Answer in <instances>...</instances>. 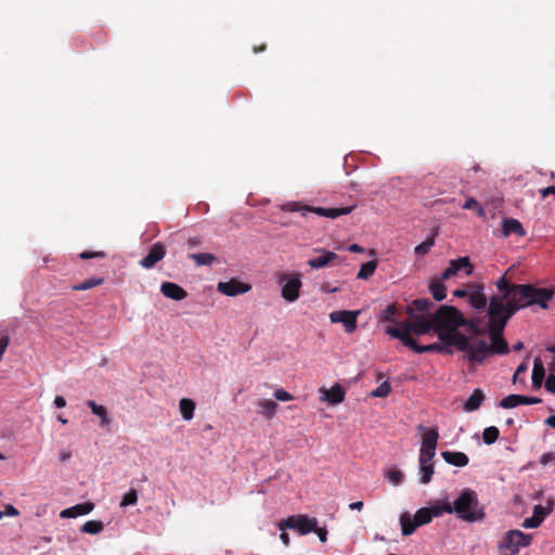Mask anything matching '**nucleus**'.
<instances>
[{"mask_svg": "<svg viewBox=\"0 0 555 555\" xmlns=\"http://www.w3.org/2000/svg\"><path fill=\"white\" fill-rule=\"evenodd\" d=\"M280 539L285 546H288L291 544V538H289L288 533L285 532L284 530H282V533L280 534Z\"/></svg>", "mask_w": 555, "mask_h": 555, "instance_id": "obj_62", "label": "nucleus"}, {"mask_svg": "<svg viewBox=\"0 0 555 555\" xmlns=\"http://www.w3.org/2000/svg\"><path fill=\"white\" fill-rule=\"evenodd\" d=\"M439 439V433L437 428L427 430L422 439V448L436 449Z\"/></svg>", "mask_w": 555, "mask_h": 555, "instance_id": "obj_32", "label": "nucleus"}, {"mask_svg": "<svg viewBox=\"0 0 555 555\" xmlns=\"http://www.w3.org/2000/svg\"><path fill=\"white\" fill-rule=\"evenodd\" d=\"M434 332L441 343L454 345L459 351L467 349L470 337L459 332L463 322V314L453 306H440L430 314Z\"/></svg>", "mask_w": 555, "mask_h": 555, "instance_id": "obj_3", "label": "nucleus"}, {"mask_svg": "<svg viewBox=\"0 0 555 555\" xmlns=\"http://www.w3.org/2000/svg\"><path fill=\"white\" fill-rule=\"evenodd\" d=\"M434 306L433 301L428 298L414 299L410 306L406 307V313L410 318L418 317L415 312H427Z\"/></svg>", "mask_w": 555, "mask_h": 555, "instance_id": "obj_24", "label": "nucleus"}, {"mask_svg": "<svg viewBox=\"0 0 555 555\" xmlns=\"http://www.w3.org/2000/svg\"><path fill=\"white\" fill-rule=\"evenodd\" d=\"M137 502H138V492L135 489H130L129 492H127L124 495V498L120 502V506L125 507V506H129V505H134Z\"/></svg>", "mask_w": 555, "mask_h": 555, "instance_id": "obj_45", "label": "nucleus"}, {"mask_svg": "<svg viewBox=\"0 0 555 555\" xmlns=\"http://www.w3.org/2000/svg\"><path fill=\"white\" fill-rule=\"evenodd\" d=\"M541 193V196L543 198H545L546 196H548L550 194H553L555 195V185H552V186H547V188H544L540 191Z\"/></svg>", "mask_w": 555, "mask_h": 555, "instance_id": "obj_60", "label": "nucleus"}, {"mask_svg": "<svg viewBox=\"0 0 555 555\" xmlns=\"http://www.w3.org/2000/svg\"><path fill=\"white\" fill-rule=\"evenodd\" d=\"M495 286L502 295H494L489 299L488 315L493 317H513L518 310L534 305L542 309H547L548 301L554 296L551 288H538L531 284L511 283L504 275L495 282Z\"/></svg>", "mask_w": 555, "mask_h": 555, "instance_id": "obj_1", "label": "nucleus"}, {"mask_svg": "<svg viewBox=\"0 0 555 555\" xmlns=\"http://www.w3.org/2000/svg\"><path fill=\"white\" fill-rule=\"evenodd\" d=\"M555 461V454L553 452H547L541 455L540 463L542 465H547L548 463Z\"/></svg>", "mask_w": 555, "mask_h": 555, "instance_id": "obj_54", "label": "nucleus"}, {"mask_svg": "<svg viewBox=\"0 0 555 555\" xmlns=\"http://www.w3.org/2000/svg\"><path fill=\"white\" fill-rule=\"evenodd\" d=\"M453 295L455 297H460V298L468 297V295H469V284L467 285V287L465 289H455L453 292Z\"/></svg>", "mask_w": 555, "mask_h": 555, "instance_id": "obj_58", "label": "nucleus"}, {"mask_svg": "<svg viewBox=\"0 0 555 555\" xmlns=\"http://www.w3.org/2000/svg\"><path fill=\"white\" fill-rule=\"evenodd\" d=\"M545 377V369L542 363V360L540 358H535L533 361V369H532V385L535 388H540L542 386L543 379Z\"/></svg>", "mask_w": 555, "mask_h": 555, "instance_id": "obj_26", "label": "nucleus"}, {"mask_svg": "<svg viewBox=\"0 0 555 555\" xmlns=\"http://www.w3.org/2000/svg\"><path fill=\"white\" fill-rule=\"evenodd\" d=\"M434 472H435V468H434L433 463H426V464L420 463L421 482L423 485L428 483L431 480Z\"/></svg>", "mask_w": 555, "mask_h": 555, "instance_id": "obj_39", "label": "nucleus"}, {"mask_svg": "<svg viewBox=\"0 0 555 555\" xmlns=\"http://www.w3.org/2000/svg\"><path fill=\"white\" fill-rule=\"evenodd\" d=\"M500 431L498 427L490 426L487 427L482 433V439L486 444H492L494 443L499 438Z\"/></svg>", "mask_w": 555, "mask_h": 555, "instance_id": "obj_41", "label": "nucleus"}, {"mask_svg": "<svg viewBox=\"0 0 555 555\" xmlns=\"http://www.w3.org/2000/svg\"><path fill=\"white\" fill-rule=\"evenodd\" d=\"M434 244H435V238L428 237L425 242L418 244L415 247L414 251L416 255H420V256L426 255L429 253V250L434 246Z\"/></svg>", "mask_w": 555, "mask_h": 555, "instance_id": "obj_43", "label": "nucleus"}, {"mask_svg": "<svg viewBox=\"0 0 555 555\" xmlns=\"http://www.w3.org/2000/svg\"><path fill=\"white\" fill-rule=\"evenodd\" d=\"M279 282L281 284L284 283L281 295L285 300L293 302L299 297V291L302 285L299 273L291 275L284 273L280 276Z\"/></svg>", "mask_w": 555, "mask_h": 555, "instance_id": "obj_8", "label": "nucleus"}, {"mask_svg": "<svg viewBox=\"0 0 555 555\" xmlns=\"http://www.w3.org/2000/svg\"><path fill=\"white\" fill-rule=\"evenodd\" d=\"M441 456L448 464L456 467H464L469 462L468 456L463 452L443 451Z\"/></svg>", "mask_w": 555, "mask_h": 555, "instance_id": "obj_23", "label": "nucleus"}, {"mask_svg": "<svg viewBox=\"0 0 555 555\" xmlns=\"http://www.w3.org/2000/svg\"><path fill=\"white\" fill-rule=\"evenodd\" d=\"M251 285L247 283H243L237 279H231L227 282H219L217 284V291L225 296H237L241 294H245L250 291Z\"/></svg>", "mask_w": 555, "mask_h": 555, "instance_id": "obj_11", "label": "nucleus"}, {"mask_svg": "<svg viewBox=\"0 0 555 555\" xmlns=\"http://www.w3.org/2000/svg\"><path fill=\"white\" fill-rule=\"evenodd\" d=\"M488 317V330L491 344H489L486 338L470 337L468 340L469 347L463 351V359L470 364H480L492 354H507L509 352L508 344L503 337V331L512 317Z\"/></svg>", "mask_w": 555, "mask_h": 555, "instance_id": "obj_2", "label": "nucleus"}, {"mask_svg": "<svg viewBox=\"0 0 555 555\" xmlns=\"http://www.w3.org/2000/svg\"><path fill=\"white\" fill-rule=\"evenodd\" d=\"M412 319V324L410 326L411 335H425L428 334L430 331H434L433 328V322L429 318L425 317H414Z\"/></svg>", "mask_w": 555, "mask_h": 555, "instance_id": "obj_20", "label": "nucleus"}, {"mask_svg": "<svg viewBox=\"0 0 555 555\" xmlns=\"http://www.w3.org/2000/svg\"><path fill=\"white\" fill-rule=\"evenodd\" d=\"M258 413L262 414L267 418H272L278 411V403L270 399H263L258 402Z\"/></svg>", "mask_w": 555, "mask_h": 555, "instance_id": "obj_27", "label": "nucleus"}, {"mask_svg": "<svg viewBox=\"0 0 555 555\" xmlns=\"http://www.w3.org/2000/svg\"><path fill=\"white\" fill-rule=\"evenodd\" d=\"M103 282H104L103 278H90L79 284L73 285L72 289L73 291H87V289H90L92 287L103 284Z\"/></svg>", "mask_w": 555, "mask_h": 555, "instance_id": "obj_36", "label": "nucleus"}, {"mask_svg": "<svg viewBox=\"0 0 555 555\" xmlns=\"http://www.w3.org/2000/svg\"><path fill=\"white\" fill-rule=\"evenodd\" d=\"M93 508L94 504L92 502H85L63 509L60 516L61 518H76L89 514Z\"/></svg>", "mask_w": 555, "mask_h": 555, "instance_id": "obj_21", "label": "nucleus"}, {"mask_svg": "<svg viewBox=\"0 0 555 555\" xmlns=\"http://www.w3.org/2000/svg\"><path fill=\"white\" fill-rule=\"evenodd\" d=\"M166 255V247L162 243H155L150 248L147 255L140 260V264L145 269H152Z\"/></svg>", "mask_w": 555, "mask_h": 555, "instance_id": "obj_13", "label": "nucleus"}, {"mask_svg": "<svg viewBox=\"0 0 555 555\" xmlns=\"http://www.w3.org/2000/svg\"><path fill=\"white\" fill-rule=\"evenodd\" d=\"M376 268H377L376 260L367 261L361 266V268L357 274V278L361 279V280H367L369 278H371L374 274Z\"/></svg>", "mask_w": 555, "mask_h": 555, "instance_id": "obj_35", "label": "nucleus"}, {"mask_svg": "<svg viewBox=\"0 0 555 555\" xmlns=\"http://www.w3.org/2000/svg\"><path fill=\"white\" fill-rule=\"evenodd\" d=\"M160 292L164 296L173 300H183L188 296V293L183 287L172 282L162 283Z\"/></svg>", "mask_w": 555, "mask_h": 555, "instance_id": "obj_18", "label": "nucleus"}, {"mask_svg": "<svg viewBox=\"0 0 555 555\" xmlns=\"http://www.w3.org/2000/svg\"><path fill=\"white\" fill-rule=\"evenodd\" d=\"M431 517H439L443 513L452 514V504L450 502H439L428 507Z\"/></svg>", "mask_w": 555, "mask_h": 555, "instance_id": "obj_34", "label": "nucleus"}, {"mask_svg": "<svg viewBox=\"0 0 555 555\" xmlns=\"http://www.w3.org/2000/svg\"><path fill=\"white\" fill-rule=\"evenodd\" d=\"M531 534L524 533L520 530H508L498 544L501 555H517L521 547L530 545Z\"/></svg>", "mask_w": 555, "mask_h": 555, "instance_id": "obj_5", "label": "nucleus"}, {"mask_svg": "<svg viewBox=\"0 0 555 555\" xmlns=\"http://www.w3.org/2000/svg\"><path fill=\"white\" fill-rule=\"evenodd\" d=\"M541 525V517L531 516L526 518L522 522L524 528H538Z\"/></svg>", "mask_w": 555, "mask_h": 555, "instance_id": "obj_49", "label": "nucleus"}, {"mask_svg": "<svg viewBox=\"0 0 555 555\" xmlns=\"http://www.w3.org/2000/svg\"><path fill=\"white\" fill-rule=\"evenodd\" d=\"M391 391V386L388 382L382 383L376 389L372 391V397L386 398Z\"/></svg>", "mask_w": 555, "mask_h": 555, "instance_id": "obj_44", "label": "nucleus"}, {"mask_svg": "<svg viewBox=\"0 0 555 555\" xmlns=\"http://www.w3.org/2000/svg\"><path fill=\"white\" fill-rule=\"evenodd\" d=\"M72 457V453L69 451H62L60 453V461L61 462H66L68 461L69 459Z\"/></svg>", "mask_w": 555, "mask_h": 555, "instance_id": "obj_63", "label": "nucleus"}, {"mask_svg": "<svg viewBox=\"0 0 555 555\" xmlns=\"http://www.w3.org/2000/svg\"><path fill=\"white\" fill-rule=\"evenodd\" d=\"M435 454L436 449H426L421 447L418 461L421 464L431 463Z\"/></svg>", "mask_w": 555, "mask_h": 555, "instance_id": "obj_46", "label": "nucleus"}, {"mask_svg": "<svg viewBox=\"0 0 555 555\" xmlns=\"http://www.w3.org/2000/svg\"><path fill=\"white\" fill-rule=\"evenodd\" d=\"M545 389L555 395V374L548 375L545 380Z\"/></svg>", "mask_w": 555, "mask_h": 555, "instance_id": "obj_52", "label": "nucleus"}, {"mask_svg": "<svg viewBox=\"0 0 555 555\" xmlns=\"http://www.w3.org/2000/svg\"><path fill=\"white\" fill-rule=\"evenodd\" d=\"M397 313L396 305L391 304L388 305L387 308L384 310V314L382 320L385 322H396L395 314Z\"/></svg>", "mask_w": 555, "mask_h": 555, "instance_id": "obj_48", "label": "nucleus"}, {"mask_svg": "<svg viewBox=\"0 0 555 555\" xmlns=\"http://www.w3.org/2000/svg\"><path fill=\"white\" fill-rule=\"evenodd\" d=\"M387 478L389 482H391L395 486H398L403 480V474L397 468H391L387 472Z\"/></svg>", "mask_w": 555, "mask_h": 555, "instance_id": "obj_47", "label": "nucleus"}, {"mask_svg": "<svg viewBox=\"0 0 555 555\" xmlns=\"http://www.w3.org/2000/svg\"><path fill=\"white\" fill-rule=\"evenodd\" d=\"M461 326L467 327L470 334L468 337L482 338L481 336L486 335L487 333L489 334L488 323L486 325H482L480 318L466 320L463 317V322L461 323Z\"/></svg>", "mask_w": 555, "mask_h": 555, "instance_id": "obj_17", "label": "nucleus"}, {"mask_svg": "<svg viewBox=\"0 0 555 555\" xmlns=\"http://www.w3.org/2000/svg\"><path fill=\"white\" fill-rule=\"evenodd\" d=\"M54 404L56 408L62 409L66 405V400L62 396H56L54 399Z\"/></svg>", "mask_w": 555, "mask_h": 555, "instance_id": "obj_61", "label": "nucleus"}, {"mask_svg": "<svg viewBox=\"0 0 555 555\" xmlns=\"http://www.w3.org/2000/svg\"><path fill=\"white\" fill-rule=\"evenodd\" d=\"M462 207H463V209H469V210L476 211V215L478 217H485V215H486L482 206L474 197L467 198Z\"/></svg>", "mask_w": 555, "mask_h": 555, "instance_id": "obj_42", "label": "nucleus"}, {"mask_svg": "<svg viewBox=\"0 0 555 555\" xmlns=\"http://www.w3.org/2000/svg\"><path fill=\"white\" fill-rule=\"evenodd\" d=\"M521 404V395H509L500 401L503 409H513Z\"/></svg>", "mask_w": 555, "mask_h": 555, "instance_id": "obj_40", "label": "nucleus"}, {"mask_svg": "<svg viewBox=\"0 0 555 555\" xmlns=\"http://www.w3.org/2000/svg\"><path fill=\"white\" fill-rule=\"evenodd\" d=\"M315 251L321 253V255L308 260V266L312 269H322L328 267L336 259H338V255L334 251L326 249H315Z\"/></svg>", "mask_w": 555, "mask_h": 555, "instance_id": "obj_15", "label": "nucleus"}, {"mask_svg": "<svg viewBox=\"0 0 555 555\" xmlns=\"http://www.w3.org/2000/svg\"><path fill=\"white\" fill-rule=\"evenodd\" d=\"M542 400L540 398H537V397H528V396H522L521 395V404H538L540 403Z\"/></svg>", "mask_w": 555, "mask_h": 555, "instance_id": "obj_55", "label": "nucleus"}, {"mask_svg": "<svg viewBox=\"0 0 555 555\" xmlns=\"http://www.w3.org/2000/svg\"><path fill=\"white\" fill-rule=\"evenodd\" d=\"M528 366L526 363H520L518 367L516 369L513 380L516 382L520 374H524L527 371Z\"/></svg>", "mask_w": 555, "mask_h": 555, "instance_id": "obj_57", "label": "nucleus"}, {"mask_svg": "<svg viewBox=\"0 0 555 555\" xmlns=\"http://www.w3.org/2000/svg\"><path fill=\"white\" fill-rule=\"evenodd\" d=\"M462 269H465L466 275H470L473 273V266L470 264L469 258L466 256L451 260L449 267L442 272L441 280H449L456 275Z\"/></svg>", "mask_w": 555, "mask_h": 555, "instance_id": "obj_12", "label": "nucleus"}, {"mask_svg": "<svg viewBox=\"0 0 555 555\" xmlns=\"http://www.w3.org/2000/svg\"><path fill=\"white\" fill-rule=\"evenodd\" d=\"M401 531L404 537L411 535L417 528L415 520L410 514L403 513L400 516Z\"/></svg>", "mask_w": 555, "mask_h": 555, "instance_id": "obj_29", "label": "nucleus"}, {"mask_svg": "<svg viewBox=\"0 0 555 555\" xmlns=\"http://www.w3.org/2000/svg\"><path fill=\"white\" fill-rule=\"evenodd\" d=\"M87 405L91 409L92 413L101 418V426H107L111 423V420L107 414V410L105 406L98 404L93 400L87 401Z\"/></svg>", "mask_w": 555, "mask_h": 555, "instance_id": "obj_28", "label": "nucleus"}, {"mask_svg": "<svg viewBox=\"0 0 555 555\" xmlns=\"http://www.w3.org/2000/svg\"><path fill=\"white\" fill-rule=\"evenodd\" d=\"M3 513L8 516H17L20 514V512L11 504L5 506V511Z\"/></svg>", "mask_w": 555, "mask_h": 555, "instance_id": "obj_59", "label": "nucleus"}, {"mask_svg": "<svg viewBox=\"0 0 555 555\" xmlns=\"http://www.w3.org/2000/svg\"><path fill=\"white\" fill-rule=\"evenodd\" d=\"M195 408V402L192 399L183 398L179 402L181 415L185 421H190L193 418Z\"/></svg>", "mask_w": 555, "mask_h": 555, "instance_id": "obj_30", "label": "nucleus"}, {"mask_svg": "<svg viewBox=\"0 0 555 555\" xmlns=\"http://www.w3.org/2000/svg\"><path fill=\"white\" fill-rule=\"evenodd\" d=\"M452 504V514L466 522H480L486 518L485 507L480 504L476 491L465 488Z\"/></svg>", "mask_w": 555, "mask_h": 555, "instance_id": "obj_4", "label": "nucleus"}, {"mask_svg": "<svg viewBox=\"0 0 555 555\" xmlns=\"http://www.w3.org/2000/svg\"><path fill=\"white\" fill-rule=\"evenodd\" d=\"M483 289L482 284H469L468 302L474 309L482 310L487 307L488 298Z\"/></svg>", "mask_w": 555, "mask_h": 555, "instance_id": "obj_14", "label": "nucleus"}, {"mask_svg": "<svg viewBox=\"0 0 555 555\" xmlns=\"http://www.w3.org/2000/svg\"><path fill=\"white\" fill-rule=\"evenodd\" d=\"M405 346L412 349L416 353H424V352H438V353H447V354H453L452 347L454 345H448L446 343H434L429 345H418L415 339H406Z\"/></svg>", "mask_w": 555, "mask_h": 555, "instance_id": "obj_10", "label": "nucleus"}, {"mask_svg": "<svg viewBox=\"0 0 555 555\" xmlns=\"http://www.w3.org/2000/svg\"><path fill=\"white\" fill-rule=\"evenodd\" d=\"M412 324L411 320H405L399 323V327H388L386 333L393 338L401 340V343L405 346L406 339H413L411 337L410 326Z\"/></svg>", "mask_w": 555, "mask_h": 555, "instance_id": "obj_19", "label": "nucleus"}, {"mask_svg": "<svg viewBox=\"0 0 555 555\" xmlns=\"http://www.w3.org/2000/svg\"><path fill=\"white\" fill-rule=\"evenodd\" d=\"M413 519L416 522V526L421 527L423 525H427L433 520V517L430 515V512L428 507H422L418 511H416Z\"/></svg>", "mask_w": 555, "mask_h": 555, "instance_id": "obj_38", "label": "nucleus"}, {"mask_svg": "<svg viewBox=\"0 0 555 555\" xmlns=\"http://www.w3.org/2000/svg\"><path fill=\"white\" fill-rule=\"evenodd\" d=\"M485 400V393L481 389H475L472 395L468 397L466 402L464 403V409L467 412L476 411L480 408L482 401Z\"/></svg>", "mask_w": 555, "mask_h": 555, "instance_id": "obj_25", "label": "nucleus"}, {"mask_svg": "<svg viewBox=\"0 0 555 555\" xmlns=\"http://www.w3.org/2000/svg\"><path fill=\"white\" fill-rule=\"evenodd\" d=\"M273 396L279 401H291L294 399V397L284 389L275 390Z\"/></svg>", "mask_w": 555, "mask_h": 555, "instance_id": "obj_50", "label": "nucleus"}, {"mask_svg": "<svg viewBox=\"0 0 555 555\" xmlns=\"http://www.w3.org/2000/svg\"><path fill=\"white\" fill-rule=\"evenodd\" d=\"M360 311L340 310L330 314L332 323H341L347 333H353L357 328V319Z\"/></svg>", "mask_w": 555, "mask_h": 555, "instance_id": "obj_9", "label": "nucleus"}, {"mask_svg": "<svg viewBox=\"0 0 555 555\" xmlns=\"http://www.w3.org/2000/svg\"><path fill=\"white\" fill-rule=\"evenodd\" d=\"M321 392L323 393L321 400L327 401L332 405L341 403L346 396L345 389L339 384H335L331 389L322 388Z\"/></svg>", "mask_w": 555, "mask_h": 555, "instance_id": "obj_16", "label": "nucleus"}, {"mask_svg": "<svg viewBox=\"0 0 555 555\" xmlns=\"http://www.w3.org/2000/svg\"><path fill=\"white\" fill-rule=\"evenodd\" d=\"M318 525L317 518H309L306 515L289 516L279 522V529H295L301 535L312 532Z\"/></svg>", "mask_w": 555, "mask_h": 555, "instance_id": "obj_7", "label": "nucleus"}, {"mask_svg": "<svg viewBox=\"0 0 555 555\" xmlns=\"http://www.w3.org/2000/svg\"><path fill=\"white\" fill-rule=\"evenodd\" d=\"M356 205L346 206L341 208H323V207H313L308 205H301L298 202H289L283 206V209L286 211H300L301 216L306 217L308 212L315 214L321 217H326L331 219H335L343 215H348L354 209Z\"/></svg>", "mask_w": 555, "mask_h": 555, "instance_id": "obj_6", "label": "nucleus"}, {"mask_svg": "<svg viewBox=\"0 0 555 555\" xmlns=\"http://www.w3.org/2000/svg\"><path fill=\"white\" fill-rule=\"evenodd\" d=\"M189 258H191L198 267L210 266L216 261V256L210 253L190 254Z\"/></svg>", "mask_w": 555, "mask_h": 555, "instance_id": "obj_33", "label": "nucleus"}, {"mask_svg": "<svg viewBox=\"0 0 555 555\" xmlns=\"http://www.w3.org/2000/svg\"><path fill=\"white\" fill-rule=\"evenodd\" d=\"M443 280L441 278L439 280L433 281L429 284L430 293L435 300L441 301L447 297V287L442 283Z\"/></svg>", "mask_w": 555, "mask_h": 555, "instance_id": "obj_31", "label": "nucleus"}, {"mask_svg": "<svg viewBox=\"0 0 555 555\" xmlns=\"http://www.w3.org/2000/svg\"><path fill=\"white\" fill-rule=\"evenodd\" d=\"M79 256L81 259L105 258L106 254L104 251H83Z\"/></svg>", "mask_w": 555, "mask_h": 555, "instance_id": "obj_51", "label": "nucleus"}, {"mask_svg": "<svg viewBox=\"0 0 555 555\" xmlns=\"http://www.w3.org/2000/svg\"><path fill=\"white\" fill-rule=\"evenodd\" d=\"M313 531L318 534V537H319L321 542H323V543L326 542V540H327V530H326V528H324V527L323 528H319L317 526Z\"/></svg>", "mask_w": 555, "mask_h": 555, "instance_id": "obj_56", "label": "nucleus"}, {"mask_svg": "<svg viewBox=\"0 0 555 555\" xmlns=\"http://www.w3.org/2000/svg\"><path fill=\"white\" fill-rule=\"evenodd\" d=\"M103 529L104 524L101 520H88L81 527V531L89 534H98Z\"/></svg>", "mask_w": 555, "mask_h": 555, "instance_id": "obj_37", "label": "nucleus"}, {"mask_svg": "<svg viewBox=\"0 0 555 555\" xmlns=\"http://www.w3.org/2000/svg\"><path fill=\"white\" fill-rule=\"evenodd\" d=\"M545 424L555 429V415H551L545 420Z\"/></svg>", "mask_w": 555, "mask_h": 555, "instance_id": "obj_64", "label": "nucleus"}, {"mask_svg": "<svg viewBox=\"0 0 555 555\" xmlns=\"http://www.w3.org/2000/svg\"><path fill=\"white\" fill-rule=\"evenodd\" d=\"M502 234L507 237L512 234H515L519 237H522L526 235V231L517 219L514 218H505L502 221Z\"/></svg>", "mask_w": 555, "mask_h": 555, "instance_id": "obj_22", "label": "nucleus"}, {"mask_svg": "<svg viewBox=\"0 0 555 555\" xmlns=\"http://www.w3.org/2000/svg\"><path fill=\"white\" fill-rule=\"evenodd\" d=\"M547 511L542 505H535L533 508V516L541 517V522L544 520V518L547 516Z\"/></svg>", "mask_w": 555, "mask_h": 555, "instance_id": "obj_53", "label": "nucleus"}]
</instances>
